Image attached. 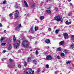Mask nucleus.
<instances>
[{
  "mask_svg": "<svg viewBox=\"0 0 74 74\" xmlns=\"http://www.w3.org/2000/svg\"><path fill=\"white\" fill-rule=\"evenodd\" d=\"M12 15H13V14H12V13H11L10 14H9V16H10V17L12 16Z\"/></svg>",
  "mask_w": 74,
  "mask_h": 74,
  "instance_id": "72a5a7b5",
  "label": "nucleus"
},
{
  "mask_svg": "<svg viewBox=\"0 0 74 74\" xmlns=\"http://www.w3.org/2000/svg\"><path fill=\"white\" fill-rule=\"evenodd\" d=\"M50 8H47L48 9H49Z\"/></svg>",
  "mask_w": 74,
  "mask_h": 74,
  "instance_id": "69168bd1",
  "label": "nucleus"
},
{
  "mask_svg": "<svg viewBox=\"0 0 74 74\" xmlns=\"http://www.w3.org/2000/svg\"><path fill=\"white\" fill-rule=\"evenodd\" d=\"M71 22L70 21V22H68V25H70V24H71Z\"/></svg>",
  "mask_w": 74,
  "mask_h": 74,
  "instance_id": "c03bdc74",
  "label": "nucleus"
},
{
  "mask_svg": "<svg viewBox=\"0 0 74 74\" xmlns=\"http://www.w3.org/2000/svg\"><path fill=\"white\" fill-rule=\"evenodd\" d=\"M1 60H2V61H3V59H1Z\"/></svg>",
  "mask_w": 74,
  "mask_h": 74,
  "instance_id": "052dcab7",
  "label": "nucleus"
},
{
  "mask_svg": "<svg viewBox=\"0 0 74 74\" xmlns=\"http://www.w3.org/2000/svg\"><path fill=\"white\" fill-rule=\"evenodd\" d=\"M32 70L31 69H29V74H31V73H32Z\"/></svg>",
  "mask_w": 74,
  "mask_h": 74,
  "instance_id": "7c9ffc66",
  "label": "nucleus"
},
{
  "mask_svg": "<svg viewBox=\"0 0 74 74\" xmlns=\"http://www.w3.org/2000/svg\"><path fill=\"white\" fill-rule=\"evenodd\" d=\"M8 28H9V27H9V26H8Z\"/></svg>",
  "mask_w": 74,
  "mask_h": 74,
  "instance_id": "0e129e2a",
  "label": "nucleus"
},
{
  "mask_svg": "<svg viewBox=\"0 0 74 74\" xmlns=\"http://www.w3.org/2000/svg\"><path fill=\"white\" fill-rule=\"evenodd\" d=\"M71 0H68L69 2H70V1H71Z\"/></svg>",
  "mask_w": 74,
  "mask_h": 74,
  "instance_id": "6e6d98bb",
  "label": "nucleus"
},
{
  "mask_svg": "<svg viewBox=\"0 0 74 74\" xmlns=\"http://www.w3.org/2000/svg\"><path fill=\"white\" fill-rule=\"evenodd\" d=\"M3 3L4 4H6V1H3Z\"/></svg>",
  "mask_w": 74,
  "mask_h": 74,
  "instance_id": "4c0bfd02",
  "label": "nucleus"
},
{
  "mask_svg": "<svg viewBox=\"0 0 74 74\" xmlns=\"http://www.w3.org/2000/svg\"><path fill=\"white\" fill-rule=\"evenodd\" d=\"M17 13H18V14H19V11L18 10H16L15 11Z\"/></svg>",
  "mask_w": 74,
  "mask_h": 74,
  "instance_id": "58836bf2",
  "label": "nucleus"
},
{
  "mask_svg": "<svg viewBox=\"0 0 74 74\" xmlns=\"http://www.w3.org/2000/svg\"><path fill=\"white\" fill-rule=\"evenodd\" d=\"M74 48V44H72L70 46V48L71 49H73Z\"/></svg>",
  "mask_w": 74,
  "mask_h": 74,
  "instance_id": "1a4fd4ad",
  "label": "nucleus"
},
{
  "mask_svg": "<svg viewBox=\"0 0 74 74\" xmlns=\"http://www.w3.org/2000/svg\"><path fill=\"white\" fill-rule=\"evenodd\" d=\"M9 61H10V62H12V61H13V60L11 59V58H10L9 59Z\"/></svg>",
  "mask_w": 74,
  "mask_h": 74,
  "instance_id": "79ce46f5",
  "label": "nucleus"
},
{
  "mask_svg": "<svg viewBox=\"0 0 74 74\" xmlns=\"http://www.w3.org/2000/svg\"><path fill=\"white\" fill-rule=\"evenodd\" d=\"M46 67L47 69H48L49 68V65L47 64L46 66Z\"/></svg>",
  "mask_w": 74,
  "mask_h": 74,
  "instance_id": "473e14b6",
  "label": "nucleus"
},
{
  "mask_svg": "<svg viewBox=\"0 0 74 74\" xmlns=\"http://www.w3.org/2000/svg\"><path fill=\"white\" fill-rule=\"evenodd\" d=\"M18 68H21V67L20 64H19L18 65Z\"/></svg>",
  "mask_w": 74,
  "mask_h": 74,
  "instance_id": "a19ab883",
  "label": "nucleus"
},
{
  "mask_svg": "<svg viewBox=\"0 0 74 74\" xmlns=\"http://www.w3.org/2000/svg\"><path fill=\"white\" fill-rule=\"evenodd\" d=\"M1 26V24L0 23V27Z\"/></svg>",
  "mask_w": 74,
  "mask_h": 74,
  "instance_id": "bf43d9fd",
  "label": "nucleus"
},
{
  "mask_svg": "<svg viewBox=\"0 0 74 74\" xmlns=\"http://www.w3.org/2000/svg\"><path fill=\"white\" fill-rule=\"evenodd\" d=\"M32 7H35V5H32Z\"/></svg>",
  "mask_w": 74,
  "mask_h": 74,
  "instance_id": "49530a36",
  "label": "nucleus"
},
{
  "mask_svg": "<svg viewBox=\"0 0 74 74\" xmlns=\"http://www.w3.org/2000/svg\"><path fill=\"white\" fill-rule=\"evenodd\" d=\"M29 70H30V69L29 68L27 69H26V70L25 71V73H26V74H29V73H28V72H29Z\"/></svg>",
  "mask_w": 74,
  "mask_h": 74,
  "instance_id": "6e6552de",
  "label": "nucleus"
},
{
  "mask_svg": "<svg viewBox=\"0 0 74 74\" xmlns=\"http://www.w3.org/2000/svg\"><path fill=\"white\" fill-rule=\"evenodd\" d=\"M13 40L14 42H15V40H16V38H15V35H14L13 37Z\"/></svg>",
  "mask_w": 74,
  "mask_h": 74,
  "instance_id": "aec40b11",
  "label": "nucleus"
},
{
  "mask_svg": "<svg viewBox=\"0 0 74 74\" xmlns=\"http://www.w3.org/2000/svg\"><path fill=\"white\" fill-rule=\"evenodd\" d=\"M26 15L27 16H28L29 15L28 14H25L24 15V16H26Z\"/></svg>",
  "mask_w": 74,
  "mask_h": 74,
  "instance_id": "de8ad7c7",
  "label": "nucleus"
},
{
  "mask_svg": "<svg viewBox=\"0 0 74 74\" xmlns=\"http://www.w3.org/2000/svg\"><path fill=\"white\" fill-rule=\"evenodd\" d=\"M47 48H49V46H47Z\"/></svg>",
  "mask_w": 74,
  "mask_h": 74,
  "instance_id": "4d7b16f0",
  "label": "nucleus"
},
{
  "mask_svg": "<svg viewBox=\"0 0 74 74\" xmlns=\"http://www.w3.org/2000/svg\"><path fill=\"white\" fill-rule=\"evenodd\" d=\"M68 23H69V21H66L65 22V23L66 25H68Z\"/></svg>",
  "mask_w": 74,
  "mask_h": 74,
  "instance_id": "ea45409f",
  "label": "nucleus"
},
{
  "mask_svg": "<svg viewBox=\"0 0 74 74\" xmlns=\"http://www.w3.org/2000/svg\"><path fill=\"white\" fill-rule=\"evenodd\" d=\"M71 38L72 39V40H74V35H71Z\"/></svg>",
  "mask_w": 74,
  "mask_h": 74,
  "instance_id": "c85d7f7f",
  "label": "nucleus"
},
{
  "mask_svg": "<svg viewBox=\"0 0 74 74\" xmlns=\"http://www.w3.org/2000/svg\"><path fill=\"white\" fill-rule=\"evenodd\" d=\"M7 32V31L6 30L4 31V32Z\"/></svg>",
  "mask_w": 74,
  "mask_h": 74,
  "instance_id": "5fc2aeb1",
  "label": "nucleus"
},
{
  "mask_svg": "<svg viewBox=\"0 0 74 74\" xmlns=\"http://www.w3.org/2000/svg\"><path fill=\"white\" fill-rule=\"evenodd\" d=\"M57 59H60V56H57Z\"/></svg>",
  "mask_w": 74,
  "mask_h": 74,
  "instance_id": "e433bc0d",
  "label": "nucleus"
},
{
  "mask_svg": "<svg viewBox=\"0 0 74 74\" xmlns=\"http://www.w3.org/2000/svg\"><path fill=\"white\" fill-rule=\"evenodd\" d=\"M59 32V30H57L55 31L56 33H58Z\"/></svg>",
  "mask_w": 74,
  "mask_h": 74,
  "instance_id": "c756f323",
  "label": "nucleus"
},
{
  "mask_svg": "<svg viewBox=\"0 0 74 74\" xmlns=\"http://www.w3.org/2000/svg\"><path fill=\"white\" fill-rule=\"evenodd\" d=\"M64 42L63 40L60 42L59 43V44H60V45H63V44H64Z\"/></svg>",
  "mask_w": 74,
  "mask_h": 74,
  "instance_id": "9b49d317",
  "label": "nucleus"
},
{
  "mask_svg": "<svg viewBox=\"0 0 74 74\" xmlns=\"http://www.w3.org/2000/svg\"><path fill=\"white\" fill-rule=\"evenodd\" d=\"M46 12L47 13H48V14H51V11L50 10H47Z\"/></svg>",
  "mask_w": 74,
  "mask_h": 74,
  "instance_id": "f3484780",
  "label": "nucleus"
},
{
  "mask_svg": "<svg viewBox=\"0 0 74 74\" xmlns=\"http://www.w3.org/2000/svg\"><path fill=\"white\" fill-rule=\"evenodd\" d=\"M11 48H12V47L11 45H10L8 47V50H11Z\"/></svg>",
  "mask_w": 74,
  "mask_h": 74,
  "instance_id": "ddd939ff",
  "label": "nucleus"
},
{
  "mask_svg": "<svg viewBox=\"0 0 74 74\" xmlns=\"http://www.w3.org/2000/svg\"><path fill=\"white\" fill-rule=\"evenodd\" d=\"M6 52V50H4L3 51V53H5V52Z\"/></svg>",
  "mask_w": 74,
  "mask_h": 74,
  "instance_id": "a18cd8bd",
  "label": "nucleus"
},
{
  "mask_svg": "<svg viewBox=\"0 0 74 74\" xmlns=\"http://www.w3.org/2000/svg\"><path fill=\"white\" fill-rule=\"evenodd\" d=\"M70 5H72V3H70Z\"/></svg>",
  "mask_w": 74,
  "mask_h": 74,
  "instance_id": "864d4df0",
  "label": "nucleus"
},
{
  "mask_svg": "<svg viewBox=\"0 0 74 74\" xmlns=\"http://www.w3.org/2000/svg\"><path fill=\"white\" fill-rule=\"evenodd\" d=\"M64 37L65 38V39H68L69 38V35L68 34L66 33H64L63 34Z\"/></svg>",
  "mask_w": 74,
  "mask_h": 74,
  "instance_id": "7ed1b4c3",
  "label": "nucleus"
},
{
  "mask_svg": "<svg viewBox=\"0 0 74 74\" xmlns=\"http://www.w3.org/2000/svg\"><path fill=\"white\" fill-rule=\"evenodd\" d=\"M55 19L58 21V22L61 21V18L60 17V16H55Z\"/></svg>",
  "mask_w": 74,
  "mask_h": 74,
  "instance_id": "f03ea898",
  "label": "nucleus"
},
{
  "mask_svg": "<svg viewBox=\"0 0 74 74\" xmlns=\"http://www.w3.org/2000/svg\"><path fill=\"white\" fill-rule=\"evenodd\" d=\"M30 51H32V49H31V50H30Z\"/></svg>",
  "mask_w": 74,
  "mask_h": 74,
  "instance_id": "e2e57ef3",
  "label": "nucleus"
},
{
  "mask_svg": "<svg viewBox=\"0 0 74 74\" xmlns=\"http://www.w3.org/2000/svg\"><path fill=\"white\" fill-rule=\"evenodd\" d=\"M30 38H31V39H32V38H32V37H31Z\"/></svg>",
  "mask_w": 74,
  "mask_h": 74,
  "instance_id": "338daca9",
  "label": "nucleus"
},
{
  "mask_svg": "<svg viewBox=\"0 0 74 74\" xmlns=\"http://www.w3.org/2000/svg\"><path fill=\"white\" fill-rule=\"evenodd\" d=\"M58 9L57 8L55 9V10H56V11H58Z\"/></svg>",
  "mask_w": 74,
  "mask_h": 74,
  "instance_id": "09e8293b",
  "label": "nucleus"
},
{
  "mask_svg": "<svg viewBox=\"0 0 74 74\" xmlns=\"http://www.w3.org/2000/svg\"><path fill=\"white\" fill-rule=\"evenodd\" d=\"M43 2H41V3H42V4H43Z\"/></svg>",
  "mask_w": 74,
  "mask_h": 74,
  "instance_id": "680f3d73",
  "label": "nucleus"
},
{
  "mask_svg": "<svg viewBox=\"0 0 74 74\" xmlns=\"http://www.w3.org/2000/svg\"><path fill=\"white\" fill-rule=\"evenodd\" d=\"M61 55L62 56H64V53H62L61 54Z\"/></svg>",
  "mask_w": 74,
  "mask_h": 74,
  "instance_id": "c9c22d12",
  "label": "nucleus"
},
{
  "mask_svg": "<svg viewBox=\"0 0 74 74\" xmlns=\"http://www.w3.org/2000/svg\"><path fill=\"white\" fill-rule=\"evenodd\" d=\"M17 44L19 45L21 44V41L19 40H18L17 42Z\"/></svg>",
  "mask_w": 74,
  "mask_h": 74,
  "instance_id": "4468645a",
  "label": "nucleus"
},
{
  "mask_svg": "<svg viewBox=\"0 0 74 74\" xmlns=\"http://www.w3.org/2000/svg\"><path fill=\"white\" fill-rule=\"evenodd\" d=\"M68 15H69V16H70V15H71L70 14H69Z\"/></svg>",
  "mask_w": 74,
  "mask_h": 74,
  "instance_id": "13d9d810",
  "label": "nucleus"
},
{
  "mask_svg": "<svg viewBox=\"0 0 74 74\" xmlns=\"http://www.w3.org/2000/svg\"><path fill=\"white\" fill-rule=\"evenodd\" d=\"M65 52L66 53H67L68 52V51L67 50H65Z\"/></svg>",
  "mask_w": 74,
  "mask_h": 74,
  "instance_id": "37998d69",
  "label": "nucleus"
},
{
  "mask_svg": "<svg viewBox=\"0 0 74 74\" xmlns=\"http://www.w3.org/2000/svg\"><path fill=\"white\" fill-rule=\"evenodd\" d=\"M18 14L17 13H15L14 14V17L16 18H18Z\"/></svg>",
  "mask_w": 74,
  "mask_h": 74,
  "instance_id": "2eb2a0df",
  "label": "nucleus"
},
{
  "mask_svg": "<svg viewBox=\"0 0 74 74\" xmlns=\"http://www.w3.org/2000/svg\"><path fill=\"white\" fill-rule=\"evenodd\" d=\"M32 74H33L34 73V71H32Z\"/></svg>",
  "mask_w": 74,
  "mask_h": 74,
  "instance_id": "8fccbe9b",
  "label": "nucleus"
},
{
  "mask_svg": "<svg viewBox=\"0 0 74 74\" xmlns=\"http://www.w3.org/2000/svg\"><path fill=\"white\" fill-rule=\"evenodd\" d=\"M58 36H59V37H60V35H59Z\"/></svg>",
  "mask_w": 74,
  "mask_h": 74,
  "instance_id": "774afa93",
  "label": "nucleus"
},
{
  "mask_svg": "<svg viewBox=\"0 0 74 74\" xmlns=\"http://www.w3.org/2000/svg\"><path fill=\"white\" fill-rule=\"evenodd\" d=\"M14 7H15V8H18L19 7V6H18V4L17 3H15V5L14 6Z\"/></svg>",
  "mask_w": 74,
  "mask_h": 74,
  "instance_id": "0eeeda50",
  "label": "nucleus"
},
{
  "mask_svg": "<svg viewBox=\"0 0 74 74\" xmlns=\"http://www.w3.org/2000/svg\"><path fill=\"white\" fill-rule=\"evenodd\" d=\"M47 60H50L52 59V56H48L46 57Z\"/></svg>",
  "mask_w": 74,
  "mask_h": 74,
  "instance_id": "39448f33",
  "label": "nucleus"
},
{
  "mask_svg": "<svg viewBox=\"0 0 74 74\" xmlns=\"http://www.w3.org/2000/svg\"><path fill=\"white\" fill-rule=\"evenodd\" d=\"M49 31H51V28H49Z\"/></svg>",
  "mask_w": 74,
  "mask_h": 74,
  "instance_id": "3c124183",
  "label": "nucleus"
},
{
  "mask_svg": "<svg viewBox=\"0 0 74 74\" xmlns=\"http://www.w3.org/2000/svg\"><path fill=\"white\" fill-rule=\"evenodd\" d=\"M46 42L47 44H49L50 43V40H49V39H47L46 40Z\"/></svg>",
  "mask_w": 74,
  "mask_h": 74,
  "instance_id": "9d476101",
  "label": "nucleus"
},
{
  "mask_svg": "<svg viewBox=\"0 0 74 74\" xmlns=\"http://www.w3.org/2000/svg\"><path fill=\"white\" fill-rule=\"evenodd\" d=\"M33 62L35 64H37V61H36V60H34L33 61Z\"/></svg>",
  "mask_w": 74,
  "mask_h": 74,
  "instance_id": "6ab92c4d",
  "label": "nucleus"
},
{
  "mask_svg": "<svg viewBox=\"0 0 74 74\" xmlns=\"http://www.w3.org/2000/svg\"><path fill=\"white\" fill-rule=\"evenodd\" d=\"M16 31L18 32V31H19V30H20V28H19L18 27H17L16 28Z\"/></svg>",
  "mask_w": 74,
  "mask_h": 74,
  "instance_id": "412c9836",
  "label": "nucleus"
},
{
  "mask_svg": "<svg viewBox=\"0 0 74 74\" xmlns=\"http://www.w3.org/2000/svg\"><path fill=\"white\" fill-rule=\"evenodd\" d=\"M40 19L41 20H42L43 19H44V17L43 16H41L40 17Z\"/></svg>",
  "mask_w": 74,
  "mask_h": 74,
  "instance_id": "a211bd4d",
  "label": "nucleus"
},
{
  "mask_svg": "<svg viewBox=\"0 0 74 74\" xmlns=\"http://www.w3.org/2000/svg\"><path fill=\"white\" fill-rule=\"evenodd\" d=\"M19 46V45L17 44H15L14 45V47L15 48L17 49V48H18V47Z\"/></svg>",
  "mask_w": 74,
  "mask_h": 74,
  "instance_id": "423d86ee",
  "label": "nucleus"
},
{
  "mask_svg": "<svg viewBox=\"0 0 74 74\" xmlns=\"http://www.w3.org/2000/svg\"><path fill=\"white\" fill-rule=\"evenodd\" d=\"M24 64L25 67H26V65H27V62H26V61H25L24 63Z\"/></svg>",
  "mask_w": 74,
  "mask_h": 74,
  "instance_id": "cd10ccee",
  "label": "nucleus"
},
{
  "mask_svg": "<svg viewBox=\"0 0 74 74\" xmlns=\"http://www.w3.org/2000/svg\"><path fill=\"white\" fill-rule=\"evenodd\" d=\"M27 60L28 62H30V58L29 57L27 59Z\"/></svg>",
  "mask_w": 74,
  "mask_h": 74,
  "instance_id": "393cba45",
  "label": "nucleus"
},
{
  "mask_svg": "<svg viewBox=\"0 0 74 74\" xmlns=\"http://www.w3.org/2000/svg\"><path fill=\"white\" fill-rule=\"evenodd\" d=\"M70 63H71V61H68L67 62H66V63H67V64H69Z\"/></svg>",
  "mask_w": 74,
  "mask_h": 74,
  "instance_id": "a878e982",
  "label": "nucleus"
},
{
  "mask_svg": "<svg viewBox=\"0 0 74 74\" xmlns=\"http://www.w3.org/2000/svg\"><path fill=\"white\" fill-rule=\"evenodd\" d=\"M20 29L21 27H22V26L21 25V24H19L18 25V27Z\"/></svg>",
  "mask_w": 74,
  "mask_h": 74,
  "instance_id": "b1692460",
  "label": "nucleus"
},
{
  "mask_svg": "<svg viewBox=\"0 0 74 74\" xmlns=\"http://www.w3.org/2000/svg\"><path fill=\"white\" fill-rule=\"evenodd\" d=\"M24 4L25 5V7H28V5H27V3L26 2V1H24Z\"/></svg>",
  "mask_w": 74,
  "mask_h": 74,
  "instance_id": "dca6fc26",
  "label": "nucleus"
},
{
  "mask_svg": "<svg viewBox=\"0 0 74 74\" xmlns=\"http://www.w3.org/2000/svg\"><path fill=\"white\" fill-rule=\"evenodd\" d=\"M33 26H32L30 28V29L29 30V32L31 33H34V31L33 30Z\"/></svg>",
  "mask_w": 74,
  "mask_h": 74,
  "instance_id": "20e7f679",
  "label": "nucleus"
},
{
  "mask_svg": "<svg viewBox=\"0 0 74 74\" xmlns=\"http://www.w3.org/2000/svg\"><path fill=\"white\" fill-rule=\"evenodd\" d=\"M35 53L36 55H38V52L37 50H36Z\"/></svg>",
  "mask_w": 74,
  "mask_h": 74,
  "instance_id": "2f4dec72",
  "label": "nucleus"
},
{
  "mask_svg": "<svg viewBox=\"0 0 74 74\" xmlns=\"http://www.w3.org/2000/svg\"><path fill=\"white\" fill-rule=\"evenodd\" d=\"M46 2H48V0H46Z\"/></svg>",
  "mask_w": 74,
  "mask_h": 74,
  "instance_id": "603ef678",
  "label": "nucleus"
},
{
  "mask_svg": "<svg viewBox=\"0 0 74 74\" xmlns=\"http://www.w3.org/2000/svg\"><path fill=\"white\" fill-rule=\"evenodd\" d=\"M40 71H41V70H40V69L38 68V70L37 71V72L38 73H39V72H40Z\"/></svg>",
  "mask_w": 74,
  "mask_h": 74,
  "instance_id": "f704fd0d",
  "label": "nucleus"
},
{
  "mask_svg": "<svg viewBox=\"0 0 74 74\" xmlns=\"http://www.w3.org/2000/svg\"><path fill=\"white\" fill-rule=\"evenodd\" d=\"M22 45L24 47H26L29 45V43L26 40L23 41L22 42Z\"/></svg>",
  "mask_w": 74,
  "mask_h": 74,
  "instance_id": "f257e3e1",
  "label": "nucleus"
},
{
  "mask_svg": "<svg viewBox=\"0 0 74 74\" xmlns=\"http://www.w3.org/2000/svg\"><path fill=\"white\" fill-rule=\"evenodd\" d=\"M61 49L62 48L61 47H59L57 49V51H61Z\"/></svg>",
  "mask_w": 74,
  "mask_h": 74,
  "instance_id": "4be33fe9",
  "label": "nucleus"
},
{
  "mask_svg": "<svg viewBox=\"0 0 74 74\" xmlns=\"http://www.w3.org/2000/svg\"><path fill=\"white\" fill-rule=\"evenodd\" d=\"M38 29V27L37 26H35L34 27L35 31H37Z\"/></svg>",
  "mask_w": 74,
  "mask_h": 74,
  "instance_id": "f8f14e48",
  "label": "nucleus"
},
{
  "mask_svg": "<svg viewBox=\"0 0 74 74\" xmlns=\"http://www.w3.org/2000/svg\"><path fill=\"white\" fill-rule=\"evenodd\" d=\"M4 40H5L4 38H2V39H1L0 41H1V42H2V41H4Z\"/></svg>",
  "mask_w": 74,
  "mask_h": 74,
  "instance_id": "bb28decb",
  "label": "nucleus"
},
{
  "mask_svg": "<svg viewBox=\"0 0 74 74\" xmlns=\"http://www.w3.org/2000/svg\"><path fill=\"white\" fill-rule=\"evenodd\" d=\"M6 44V43H2L1 44V46H4Z\"/></svg>",
  "mask_w": 74,
  "mask_h": 74,
  "instance_id": "5701e85b",
  "label": "nucleus"
}]
</instances>
